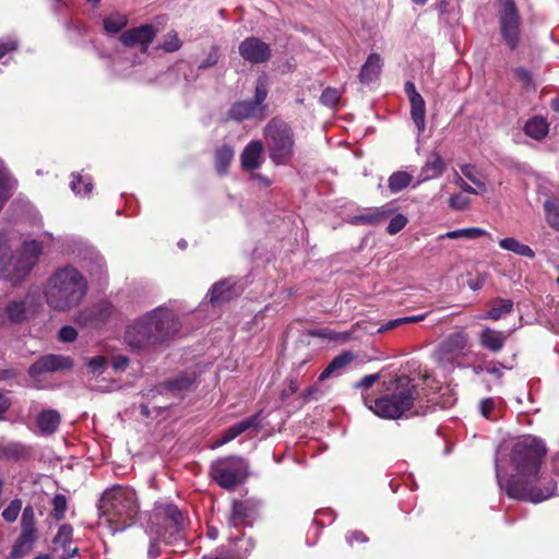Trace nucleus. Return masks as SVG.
Masks as SVG:
<instances>
[{"mask_svg":"<svg viewBox=\"0 0 559 559\" xmlns=\"http://www.w3.org/2000/svg\"><path fill=\"white\" fill-rule=\"evenodd\" d=\"M402 324H404L403 318L393 319V320H390L389 322H386L385 324L381 325L378 329V332L383 333V332L393 330Z\"/></svg>","mask_w":559,"mask_h":559,"instance_id":"57","label":"nucleus"},{"mask_svg":"<svg viewBox=\"0 0 559 559\" xmlns=\"http://www.w3.org/2000/svg\"><path fill=\"white\" fill-rule=\"evenodd\" d=\"M406 223H407V218L402 214H397L391 218V221L388 225L386 231L390 235H395L405 227Z\"/></svg>","mask_w":559,"mask_h":559,"instance_id":"49","label":"nucleus"},{"mask_svg":"<svg viewBox=\"0 0 559 559\" xmlns=\"http://www.w3.org/2000/svg\"><path fill=\"white\" fill-rule=\"evenodd\" d=\"M426 317H427V313H421L418 316L403 317V320H404V324L416 323V322L423 321Z\"/></svg>","mask_w":559,"mask_h":559,"instance_id":"63","label":"nucleus"},{"mask_svg":"<svg viewBox=\"0 0 559 559\" xmlns=\"http://www.w3.org/2000/svg\"><path fill=\"white\" fill-rule=\"evenodd\" d=\"M263 143L259 140L249 142L240 155L241 166L246 170H254L263 163Z\"/></svg>","mask_w":559,"mask_h":559,"instance_id":"21","label":"nucleus"},{"mask_svg":"<svg viewBox=\"0 0 559 559\" xmlns=\"http://www.w3.org/2000/svg\"><path fill=\"white\" fill-rule=\"evenodd\" d=\"M485 234H486V231L481 228L471 227V228H463V229L448 231L443 236V238L457 239V238L464 237V238H468V239H475L480 236H484Z\"/></svg>","mask_w":559,"mask_h":559,"instance_id":"39","label":"nucleus"},{"mask_svg":"<svg viewBox=\"0 0 559 559\" xmlns=\"http://www.w3.org/2000/svg\"><path fill=\"white\" fill-rule=\"evenodd\" d=\"M456 185L467 193H477V191L472 186L466 183L461 177H457Z\"/></svg>","mask_w":559,"mask_h":559,"instance_id":"62","label":"nucleus"},{"mask_svg":"<svg viewBox=\"0 0 559 559\" xmlns=\"http://www.w3.org/2000/svg\"><path fill=\"white\" fill-rule=\"evenodd\" d=\"M180 47L181 41L175 32L168 33L163 44L159 45V48L168 52L177 51Z\"/></svg>","mask_w":559,"mask_h":559,"instance_id":"45","label":"nucleus"},{"mask_svg":"<svg viewBox=\"0 0 559 559\" xmlns=\"http://www.w3.org/2000/svg\"><path fill=\"white\" fill-rule=\"evenodd\" d=\"M405 93L411 103V117L415 123L418 133H423L426 129V103L421 95L417 92L415 84L407 81L404 86Z\"/></svg>","mask_w":559,"mask_h":559,"instance_id":"16","label":"nucleus"},{"mask_svg":"<svg viewBox=\"0 0 559 559\" xmlns=\"http://www.w3.org/2000/svg\"><path fill=\"white\" fill-rule=\"evenodd\" d=\"M388 216L389 212L383 207L367 209L364 213L353 216L352 223L356 225H378L385 221Z\"/></svg>","mask_w":559,"mask_h":559,"instance_id":"28","label":"nucleus"},{"mask_svg":"<svg viewBox=\"0 0 559 559\" xmlns=\"http://www.w3.org/2000/svg\"><path fill=\"white\" fill-rule=\"evenodd\" d=\"M419 397L414 381L407 376L396 377L386 386V393L374 400L369 408L379 417L396 419L411 411Z\"/></svg>","mask_w":559,"mask_h":559,"instance_id":"4","label":"nucleus"},{"mask_svg":"<svg viewBox=\"0 0 559 559\" xmlns=\"http://www.w3.org/2000/svg\"><path fill=\"white\" fill-rule=\"evenodd\" d=\"M155 35L156 33L153 26L142 25L122 33L120 36V40L124 46L128 47L140 46L141 50L145 52L147 50L148 45L154 40Z\"/></svg>","mask_w":559,"mask_h":559,"instance_id":"18","label":"nucleus"},{"mask_svg":"<svg viewBox=\"0 0 559 559\" xmlns=\"http://www.w3.org/2000/svg\"><path fill=\"white\" fill-rule=\"evenodd\" d=\"M187 525L181 510L173 503H156L150 516V534L162 538L165 544L177 539Z\"/></svg>","mask_w":559,"mask_h":559,"instance_id":"7","label":"nucleus"},{"mask_svg":"<svg viewBox=\"0 0 559 559\" xmlns=\"http://www.w3.org/2000/svg\"><path fill=\"white\" fill-rule=\"evenodd\" d=\"M346 538L349 544H353L354 542H359V543L367 542V537L365 536V534L362 532H358V531L349 533Z\"/></svg>","mask_w":559,"mask_h":559,"instance_id":"60","label":"nucleus"},{"mask_svg":"<svg viewBox=\"0 0 559 559\" xmlns=\"http://www.w3.org/2000/svg\"><path fill=\"white\" fill-rule=\"evenodd\" d=\"M379 379V374H368L365 376L360 381L355 383V388L357 389H369L372 386L374 382H377Z\"/></svg>","mask_w":559,"mask_h":559,"instance_id":"56","label":"nucleus"},{"mask_svg":"<svg viewBox=\"0 0 559 559\" xmlns=\"http://www.w3.org/2000/svg\"><path fill=\"white\" fill-rule=\"evenodd\" d=\"M22 510V500L13 499L10 504L2 511V518L8 523H13L16 521L20 512Z\"/></svg>","mask_w":559,"mask_h":559,"instance_id":"43","label":"nucleus"},{"mask_svg":"<svg viewBox=\"0 0 559 559\" xmlns=\"http://www.w3.org/2000/svg\"><path fill=\"white\" fill-rule=\"evenodd\" d=\"M412 181V176L405 171L393 173L388 180L391 192L396 193L405 189Z\"/></svg>","mask_w":559,"mask_h":559,"instance_id":"36","label":"nucleus"},{"mask_svg":"<svg viewBox=\"0 0 559 559\" xmlns=\"http://www.w3.org/2000/svg\"><path fill=\"white\" fill-rule=\"evenodd\" d=\"M87 292V282L73 266L58 269L48 280L45 297L53 310L66 312L80 305Z\"/></svg>","mask_w":559,"mask_h":559,"instance_id":"3","label":"nucleus"},{"mask_svg":"<svg viewBox=\"0 0 559 559\" xmlns=\"http://www.w3.org/2000/svg\"><path fill=\"white\" fill-rule=\"evenodd\" d=\"M352 352L346 350L335 356L325 369L320 373L319 381H324L331 377L341 374V372L354 360Z\"/></svg>","mask_w":559,"mask_h":559,"instance_id":"24","label":"nucleus"},{"mask_svg":"<svg viewBox=\"0 0 559 559\" xmlns=\"http://www.w3.org/2000/svg\"><path fill=\"white\" fill-rule=\"evenodd\" d=\"M78 337V332L73 326L66 325L62 326L59 331V338L62 342H73Z\"/></svg>","mask_w":559,"mask_h":559,"instance_id":"53","label":"nucleus"},{"mask_svg":"<svg viewBox=\"0 0 559 559\" xmlns=\"http://www.w3.org/2000/svg\"><path fill=\"white\" fill-rule=\"evenodd\" d=\"M309 334L314 337L326 338L330 341L337 342L340 344L347 343L353 338V332L350 331L336 332L331 329L312 330L309 332Z\"/></svg>","mask_w":559,"mask_h":559,"instance_id":"33","label":"nucleus"},{"mask_svg":"<svg viewBox=\"0 0 559 559\" xmlns=\"http://www.w3.org/2000/svg\"><path fill=\"white\" fill-rule=\"evenodd\" d=\"M10 405V400L4 394L0 393V418L9 409Z\"/></svg>","mask_w":559,"mask_h":559,"instance_id":"61","label":"nucleus"},{"mask_svg":"<svg viewBox=\"0 0 559 559\" xmlns=\"http://www.w3.org/2000/svg\"><path fill=\"white\" fill-rule=\"evenodd\" d=\"M38 306V298L35 295L27 294L25 297L10 301L4 308L8 320L12 323H19L27 318L29 313L35 312Z\"/></svg>","mask_w":559,"mask_h":559,"instance_id":"17","label":"nucleus"},{"mask_svg":"<svg viewBox=\"0 0 559 559\" xmlns=\"http://www.w3.org/2000/svg\"><path fill=\"white\" fill-rule=\"evenodd\" d=\"M546 221L548 225L559 231V205L551 200L544 203Z\"/></svg>","mask_w":559,"mask_h":559,"instance_id":"40","label":"nucleus"},{"mask_svg":"<svg viewBox=\"0 0 559 559\" xmlns=\"http://www.w3.org/2000/svg\"><path fill=\"white\" fill-rule=\"evenodd\" d=\"M493 407H495V403H493L492 399H489V397L481 400V402L479 404L481 415L488 419L491 418L490 414L493 411Z\"/></svg>","mask_w":559,"mask_h":559,"instance_id":"55","label":"nucleus"},{"mask_svg":"<svg viewBox=\"0 0 559 559\" xmlns=\"http://www.w3.org/2000/svg\"><path fill=\"white\" fill-rule=\"evenodd\" d=\"M179 328L175 313L158 307L130 324L124 340L133 350H141L167 342L177 334Z\"/></svg>","mask_w":559,"mask_h":559,"instance_id":"2","label":"nucleus"},{"mask_svg":"<svg viewBox=\"0 0 559 559\" xmlns=\"http://www.w3.org/2000/svg\"><path fill=\"white\" fill-rule=\"evenodd\" d=\"M523 130L527 136L540 141L548 134L549 124L545 118L536 116L526 121Z\"/></svg>","mask_w":559,"mask_h":559,"instance_id":"30","label":"nucleus"},{"mask_svg":"<svg viewBox=\"0 0 559 559\" xmlns=\"http://www.w3.org/2000/svg\"><path fill=\"white\" fill-rule=\"evenodd\" d=\"M513 310V301L511 299L497 298L491 302L490 310L483 317V319L499 320Z\"/></svg>","mask_w":559,"mask_h":559,"instance_id":"31","label":"nucleus"},{"mask_svg":"<svg viewBox=\"0 0 559 559\" xmlns=\"http://www.w3.org/2000/svg\"><path fill=\"white\" fill-rule=\"evenodd\" d=\"M269 90H267V79L266 76H259L255 84V92H254V98L253 103L258 107H263L264 111H267V106L264 104V100L267 96Z\"/></svg>","mask_w":559,"mask_h":559,"instance_id":"38","label":"nucleus"},{"mask_svg":"<svg viewBox=\"0 0 559 559\" xmlns=\"http://www.w3.org/2000/svg\"><path fill=\"white\" fill-rule=\"evenodd\" d=\"M8 250V241L7 238L0 234V258H2Z\"/></svg>","mask_w":559,"mask_h":559,"instance_id":"64","label":"nucleus"},{"mask_svg":"<svg viewBox=\"0 0 559 559\" xmlns=\"http://www.w3.org/2000/svg\"><path fill=\"white\" fill-rule=\"evenodd\" d=\"M52 511L51 516L56 521H61L64 519L66 510L68 506L67 497L62 493H57L52 499Z\"/></svg>","mask_w":559,"mask_h":559,"instance_id":"42","label":"nucleus"},{"mask_svg":"<svg viewBox=\"0 0 559 559\" xmlns=\"http://www.w3.org/2000/svg\"><path fill=\"white\" fill-rule=\"evenodd\" d=\"M507 335L500 331H495L486 328L481 331L479 342L483 347L491 350L499 352L504 346Z\"/></svg>","mask_w":559,"mask_h":559,"instance_id":"27","label":"nucleus"},{"mask_svg":"<svg viewBox=\"0 0 559 559\" xmlns=\"http://www.w3.org/2000/svg\"><path fill=\"white\" fill-rule=\"evenodd\" d=\"M545 455L544 443L533 436H523L513 443L510 461L516 474L506 486V492L510 498L540 502L559 490V473L556 474L558 479H548L545 474L539 475Z\"/></svg>","mask_w":559,"mask_h":559,"instance_id":"1","label":"nucleus"},{"mask_svg":"<svg viewBox=\"0 0 559 559\" xmlns=\"http://www.w3.org/2000/svg\"><path fill=\"white\" fill-rule=\"evenodd\" d=\"M341 94L337 90L328 87L322 92L320 100L322 104L333 107L338 103Z\"/></svg>","mask_w":559,"mask_h":559,"instance_id":"47","label":"nucleus"},{"mask_svg":"<svg viewBox=\"0 0 559 559\" xmlns=\"http://www.w3.org/2000/svg\"><path fill=\"white\" fill-rule=\"evenodd\" d=\"M36 539L35 511L32 506H26L22 512L21 534L10 552V559H19L28 554Z\"/></svg>","mask_w":559,"mask_h":559,"instance_id":"11","label":"nucleus"},{"mask_svg":"<svg viewBox=\"0 0 559 559\" xmlns=\"http://www.w3.org/2000/svg\"><path fill=\"white\" fill-rule=\"evenodd\" d=\"M382 59L379 53H371L362 64L359 72V81L362 84H370L377 81L382 71Z\"/></svg>","mask_w":559,"mask_h":559,"instance_id":"22","label":"nucleus"},{"mask_svg":"<svg viewBox=\"0 0 559 559\" xmlns=\"http://www.w3.org/2000/svg\"><path fill=\"white\" fill-rule=\"evenodd\" d=\"M72 526L63 524L59 527L57 535L55 536V543L61 544L63 547L72 540Z\"/></svg>","mask_w":559,"mask_h":559,"instance_id":"46","label":"nucleus"},{"mask_svg":"<svg viewBox=\"0 0 559 559\" xmlns=\"http://www.w3.org/2000/svg\"><path fill=\"white\" fill-rule=\"evenodd\" d=\"M99 509L114 533L123 531L138 515L136 493L131 488H112L103 495Z\"/></svg>","mask_w":559,"mask_h":559,"instance_id":"5","label":"nucleus"},{"mask_svg":"<svg viewBox=\"0 0 559 559\" xmlns=\"http://www.w3.org/2000/svg\"><path fill=\"white\" fill-rule=\"evenodd\" d=\"M236 296L234 285L229 284L227 281H221L215 283L212 286L210 292V302L213 306H219L225 302H228Z\"/></svg>","mask_w":559,"mask_h":559,"instance_id":"26","label":"nucleus"},{"mask_svg":"<svg viewBox=\"0 0 559 559\" xmlns=\"http://www.w3.org/2000/svg\"><path fill=\"white\" fill-rule=\"evenodd\" d=\"M468 344V336L464 332H454L448 335L435 350V357L439 362L452 360L462 353Z\"/></svg>","mask_w":559,"mask_h":559,"instance_id":"14","label":"nucleus"},{"mask_svg":"<svg viewBox=\"0 0 559 559\" xmlns=\"http://www.w3.org/2000/svg\"><path fill=\"white\" fill-rule=\"evenodd\" d=\"M462 174L469 179L474 185H476L481 191H486V185L478 180L476 177V169L473 165H464L461 168Z\"/></svg>","mask_w":559,"mask_h":559,"instance_id":"51","label":"nucleus"},{"mask_svg":"<svg viewBox=\"0 0 559 559\" xmlns=\"http://www.w3.org/2000/svg\"><path fill=\"white\" fill-rule=\"evenodd\" d=\"M107 364V359L104 356H94L88 358L87 366L93 373H102Z\"/></svg>","mask_w":559,"mask_h":559,"instance_id":"52","label":"nucleus"},{"mask_svg":"<svg viewBox=\"0 0 559 559\" xmlns=\"http://www.w3.org/2000/svg\"><path fill=\"white\" fill-rule=\"evenodd\" d=\"M269 157L275 165H287L295 153L292 128L278 118L271 119L263 129Z\"/></svg>","mask_w":559,"mask_h":559,"instance_id":"6","label":"nucleus"},{"mask_svg":"<svg viewBox=\"0 0 559 559\" xmlns=\"http://www.w3.org/2000/svg\"><path fill=\"white\" fill-rule=\"evenodd\" d=\"M128 364L129 359L126 356L119 355L114 357L112 359V367L115 370H123L124 368H127Z\"/></svg>","mask_w":559,"mask_h":559,"instance_id":"59","label":"nucleus"},{"mask_svg":"<svg viewBox=\"0 0 559 559\" xmlns=\"http://www.w3.org/2000/svg\"><path fill=\"white\" fill-rule=\"evenodd\" d=\"M469 199L462 193L454 194L449 199L450 207L459 211L467 209L469 206Z\"/></svg>","mask_w":559,"mask_h":559,"instance_id":"50","label":"nucleus"},{"mask_svg":"<svg viewBox=\"0 0 559 559\" xmlns=\"http://www.w3.org/2000/svg\"><path fill=\"white\" fill-rule=\"evenodd\" d=\"M36 421L40 432L49 436L57 431L61 416L55 409H44L38 414Z\"/></svg>","mask_w":559,"mask_h":559,"instance_id":"25","label":"nucleus"},{"mask_svg":"<svg viewBox=\"0 0 559 559\" xmlns=\"http://www.w3.org/2000/svg\"><path fill=\"white\" fill-rule=\"evenodd\" d=\"M43 247L36 240L25 241L22 249L13 253L2 267L3 277L17 285L25 280L41 254Z\"/></svg>","mask_w":559,"mask_h":559,"instance_id":"8","label":"nucleus"},{"mask_svg":"<svg viewBox=\"0 0 559 559\" xmlns=\"http://www.w3.org/2000/svg\"><path fill=\"white\" fill-rule=\"evenodd\" d=\"M259 418H260V412L230 426L228 429H226L223 432L221 439H218L215 442V447H221L227 442H230L231 440H234L235 438H237L238 436H240L241 433H243L245 431H247L249 429H252V428L259 429L261 427Z\"/></svg>","mask_w":559,"mask_h":559,"instance_id":"20","label":"nucleus"},{"mask_svg":"<svg viewBox=\"0 0 559 559\" xmlns=\"http://www.w3.org/2000/svg\"><path fill=\"white\" fill-rule=\"evenodd\" d=\"M194 383V378L185 374L178 376L173 380L166 382V388L176 393L181 394L189 391Z\"/></svg>","mask_w":559,"mask_h":559,"instance_id":"35","label":"nucleus"},{"mask_svg":"<svg viewBox=\"0 0 559 559\" xmlns=\"http://www.w3.org/2000/svg\"><path fill=\"white\" fill-rule=\"evenodd\" d=\"M159 540L163 542L162 538H158L156 535L151 534V543L147 549V556L150 557V559H156L159 556Z\"/></svg>","mask_w":559,"mask_h":559,"instance_id":"54","label":"nucleus"},{"mask_svg":"<svg viewBox=\"0 0 559 559\" xmlns=\"http://www.w3.org/2000/svg\"><path fill=\"white\" fill-rule=\"evenodd\" d=\"M514 78L522 83L526 90H535L533 76L528 70L523 67H518L512 70Z\"/></svg>","mask_w":559,"mask_h":559,"instance_id":"44","label":"nucleus"},{"mask_svg":"<svg viewBox=\"0 0 559 559\" xmlns=\"http://www.w3.org/2000/svg\"><path fill=\"white\" fill-rule=\"evenodd\" d=\"M73 367V360L69 356L63 355H45L37 359L28 368V374L32 378H36L46 372H56L70 370Z\"/></svg>","mask_w":559,"mask_h":559,"instance_id":"13","label":"nucleus"},{"mask_svg":"<svg viewBox=\"0 0 559 559\" xmlns=\"http://www.w3.org/2000/svg\"><path fill=\"white\" fill-rule=\"evenodd\" d=\"M219 60V49L217 46H212L210 52L207 53L206 58L200 62L198 68L200 70H204L211 67H214L217 64Z\"/></svg>","mask_w":559,"mask_h":559,"instance_id":"48","label":"nucleus"},{"mask_svg":"<svg viewBox=\"0 0 559 559\" xmlns=\"http://www.w3.org/2000/svg\"><path fill=\"white\" fill-rule=\"evenodd\" d=\"M212 478L224 489H234L248 475V464L239 456L218 460L211 466Z\"/></svg>","mask_w":559,"mask_h":559,"instance_id":"9","label":"nucleus"},{"mask_svg":"<svg viewBox=\"0 0 559 559\" xmlns=\"http://www.w3.org/2000/svg\"><path fill=\"white\" fill-rule=\"evenodd\" d=\"M266 115L267 111H264L263 107H258L252 100L235 103L228 111L229 118L235 121H242L250 118L262 120Z\"/></svg>","mask_w":559,"mask_h":559,"instance_id":"19","label":"nucleus"},{"mask_svg":"<svg viewBox=\"0 0 559 559\" xmlns=\"http://www.w3.org/2000/svg\"><path fill=\"white\" fill-rule=\"evenodd\" d=\"M234 158V150L229 145H223L215 152V165L219 174H226Z\"/></svg>","mask_w":559,"mask_h":559,"instance_id":"34","label":"nucleus"},{"mask_svg":"<svg viewBox=\"0 0 559 559\" xmlns=\"http://www.w3.org/2000/svg\"><path fill=\"white\" fill-rule=\"evenodd\" d=\"M444 170V162L438 153H432L426 160L420 171L421 180H430L439 177Z\"/></svg>","mask_w":559,"mask_h":559,"instance_id":"29","label":"nucleus"},{"mask_svg":"<svg viewBox=\"0 0 559 559\" xmlns=\"http://www.w3.org/2000/svg\"><path fill=\"white\" fill-rule=\"evenodd\" d=\"M127 17L121 14H111L103 21L104 28L109 33L120 32L127 25Z\"/></svg>","mask_w":559,"mask_h":559,"instance_id":"41","label":"nucleus"},{"mask_svg":"<svg viewBox=\"0 0 559 559\" xmlns=\"http://www.w3.org/2000/svg\"><path fill=\"white\" fill-rule=\"evenodd\" d=\"M70 187L76 194L86 197L92 192L93 183L88 179H84L80 174H72Z\"/></svg>","mask_w":559,"mask_h":559,"instance_id":"37","label":"nucleus"},{"mask_svg":"<svg viewBox=\"0 0 559 559\" xmlns=\"http://www.w3.org/2000/svg\"><path fill=\"white\" fill-rule=\"evenodd\" d=\"M500 34L507 46L514 50L520 41V14L514 0H503L499 11Z\"/></svg>","mask_w":559,"mask_h":559,"instance_id":"10","label":"nucleus"},{"mask_svg":"<svg viewBox=\"0 0 559 559\" xmlns=\"http://www.w3.org/2000/svg\"><path fill=\"white\" fill-rule=\"evenodd\" d=\"M17 48V44L15 41H1L0 43V59L4 57L7 53L14 51Z\"/></svg>","mask_w":559,"mask_h":559,"instance_id":"58","label":"nucleus"},{"mask_svg":"<svg viewBox=\"0 0 559 559\" xmlns=\"http://www.w3.org/2000/svg\"><path fill=\"white\" fill-rule=\"evenodd\" d=\"M261 507L262 502L254 498L235 500L228 519L229 524L237 527L247 521L254 520Z\"/></svg>","mask_w":559,"mask_h":559,"instance_id":"15","label":"nucleus"},{"mask_svg":"<svg viewBox=\"0 0 559 559\" xmlns=\"http://www.w3.org/2000/svg\"><path fill=\"white\" fill-rule=\"evenodd\" d=\"M31 457V448L22 442H1L0 459L8 461H22Z\"/></svg>","mask_w":559,"mask_h":559,"instance_id":"23","label":"nucleus"},{"mask_svg":"<svg viewBox=\"0 0 559 559\" xmlns=\"http://www.w3.org/2000/svg\"><path fill=\"white\" fill-rule=\"evenodd\" d=\"M238 50L243 60L252 64L264 63L269 61L272 56L270 46L260 38L253 36L247 37L242 40L239 44Z\"/></svg>","mask_w":559,"mask_h":559,"instance_id":"12","label":"nucleus"},{"mask_svg":"<svg viewBox=\"0 0 559 559\" xmlns=\"http://www.w3.org/2000/svg\"><path fill=\"white\" fill-rule=\"evenodd\" d=\"M499 246L508 251H512L521 257L533 259L535 257L534 250L513 237L503 238L499 241Z\"/></svg>","mask_w":559,"mask_h":559,"instance_id":"32","label":"nucleus"}]
</instances>
